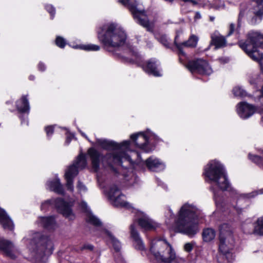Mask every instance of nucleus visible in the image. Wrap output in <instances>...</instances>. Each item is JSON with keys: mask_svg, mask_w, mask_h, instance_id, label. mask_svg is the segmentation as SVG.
<instances>
[{"mask_svg": "<svg viewBox=\"0 0 263 263\" xmlns=\"http://www.w3.org/2000/svg\"><path fill=\"white\" fill-rule=\"evenodd\" d=\"M223 231L222 236L231 238L232 237L231 227L227 223H223L219 227V236L221 235V230Z\"/></svg>", "mask_w": 263, "mask_h": 263, "instance_id": "obj_30", "label": "nucleus"}, {"mask_svg": "<svg viewBox=\"0 0 263 263\" xmlns=\"http://www.w3.org/2000/svg\"><path fill=\"white\" fill-rule=\"evenodd\" d=\"M0 224L5 230L12 231L14 229V224L6 212L0 208Z\"/></svg>", "mask_w": 263, "mask_h": 263, "instance_id": "obj_19", "label": "nucleus"}, {"mask_svg": "<svg viewBox=\"0 0 263 263\" xmlns=\"http://www.w3.org/2000/svg\"><path fill=\"white\" fill-rule=\"evenodd\" d=\"M260 236H263V216L257 219L254 223V229L252 232H248Z\"/></svg>", "mask_w": 263, "mask_h": 263, "instance_id": "obj_26", "label": "nucleus"}, {"mask_svg": "<svg viewBox=\"0 0 263 263\" xmlns=\"http://www.w3.org/2000/svg\"><path fill=\"white\" fill-rule=\"evenodd\" d=\"M45 130L48 136H51L53 133V127L51 126L45 128Z\"/></svg>", "mask_w": 263, "mask_h": 263, "instance_id": "obj_44", "label": "nucleus"}, {"mask_svg": "<svg viewBox=\"0 0 263 263\" xmlns=\"http://www.w3.org/2000/svg\"><path fill=\"white\" fill-rule=\"evenodd\" d=\"M134 57L135 58L133 59V60L140 65L146 72L155 77L161 76L159 72L157 70L156 64V61L154 59H150L146 62V64L144 65L141 63L142 58L138 53H135Z\"/></svg>", "mask_w": 263, "mask_h": 263, "instance_id": "obj_14", "label": "nucleus"}, {"mask_svg": "<svg viewBox=\"0 0 263 263\" xmlns=\"http://www.w3.org/2000/svg\"><path fill=\"white\" fill-rule=\"evenodd\" d=\"M233 259V256L232 257V258H229L228 259H227V258H226V257L223 258V259H221V262L222 263H224V262H226V261H228V263L230 262H231Z\"/></svg>", "mask_w": 263, "mask_h": 263, "instance_id": "obj_46", "label": "nucleus"}, {"mask_svg": "<svg viewBox=\"0 0 263 263\" xmlns=\"http://www.w3.org/2000/svg\"><path fill=\"white\" fill-rule=\"evenodd\" d=\"M82 205H84V206H86V203H85V202H83V203H82Z\"/></svg>", "mask_w": 263, "mask_h": 263, "instance_id": "obj_57", "label": "nucleus"}, {"mask_svg": "<svg viewBox=\"0 0 263 263\" xmlns=\"http://www.w3.org/2000/svg\"><path fill=\"white\" fill-rule=\"evenodd\" d=\"M54 205L59 212L66 217L72 219L73 215L69 205L65 202L62 198L50 199L43 202L41 206V210L45 209L46 206Z\"/></svg>", "mask_w": 263, "mask_h": 263, "instance_id": "obj_12", "label": "nucleus"}, {"mask_svg": "<svg viewBox=\"0 0 263 263\" xmlns=\"http://www.w3.org/2000/svg\"><path fill=\"white\" fill-rule=\"evenodd\" d=\"M199 213V210L193 204L188 203L184 204L181 207L175 220L177 231L191 237L195 235L198 228L195 219Z\"/></svg>", "mask_w": 263, "mask_h": 263, "instance_id": "obj_4", "label": "nucleus"}, {"mask_svg": "<svg viewBox=\"0 0 263 263\" xmlns=\"http://www.w3.org/2000/svg\"><path fill=\"white\" fill-rule=\"evenodd\" d=\"M118 2L128 8L134 19L139 24L145 28L148 31H153V26L151 24L146 12L137 8V4L136 0H119Z\"/></svg>", "mask_w": 263, "mask_h": 263, "instance_id": "obj_6", "label": "nucleus"}, {"mask_svg": "<svg viewBox=\"0 0 263 263\" xmlns=\"http://www.w3.org/2000/svg\"><path fill=\"white\" fill-rule=\"evenodd\" d=\"M262 156L252 155L249 154V159L254 163H256L260 167L263 168V151H262Z\"/></svg>", "mask_w": 263, "mask_h": 263, "instance_id": "obj_31", "label": "nucleus"}, {"mask_svg": "<svg viewBox=\"0 0 263 263\" xmlns=\"http://www.w3.org/2000/svg\"><path fill=\"white\" fill-rule=\"evenodd\" d=\"M204 174L220 190L230 192L234 200H236L234 208L238 213H241L242 208L238 204L244 201L247 197L231 187L223 166L217 161H212L205 168Z\"/></svg>", "mask_w": 263, "mask_h": 263, "instance_id": "obj_2", "label": "nucleus"}, {"mask_svg": "<svg viewBox=\"0 0 263 263\" xmlns=\"http://www.w3.org/2000/svg\"><path fill=\"white\" fill-rule=\"evenodd\" d=\"M150 251L157 261L161 262L166 261L171 254L175 253L170 244L161 239L152 241Z\"/></svg>", "mask_w": 263, "mask_h": 263, "instance_id": "obj_7", "label": "nucleus"}, {"mask_svg": "<svg viewBox=\"0 0 263 263\" xmlns=\"http://www.w3.org/2000/svg\"><path fill=\"white\" fill-rule=\"evenodd\" d=\"M86 249L91 251L93 249V246L90 244H85L80 248L81 251H83Z\"/></svg>", "mask_w": 263, "mask_h": 263, "instance_id": "obj_43", "label": "nucleus"}, {"mask_svg": "<svg viewBox=\"0 0 263 263\" xmlns=\"http://www.w3.org/2000/svg\"><path fill=\"white\" fill-rule=\"evenodd\" d=\"M193 246L191 243H186L184 246V249L186 252H190L193 249Z\"/></svg>", "mask_w": 263, "mask_h": 263, "instance_id": "obj_42", "label": "nucleus"}, {"mask_svg": "<svg viewBox=\"0 0 263 263\" xmlns=\"http://www.w3.org/2000/svg\"><path fill=\"white\" fill-rule=\"evenodd\" d=\"M0 250L6 256L11 259H14L16 257L14 246L12 242L8 240L0 239Z\"/></svg>", "mask_w": 263, "mask_h": 263, "instance_id": "obj_15", "label": "nucleus"}, {"mask_svg": "<svg viewBox=\"0 0 263 263\" xmlns=\"http://www.w3.org/2000/svg\"><path fill=\"white\" fill-rule=\"evenodd\" d=\"M97 36L104 48L108 51L111 48H117L125 43L126 34L124 31L114 23H107L99 27Z\"/></svg>", "mask_w": 263, "mask_h": 263, "instance_id": "obj_3", "label": "nucleus"}, {"mask_svg": "<svg viewBox=\"0 0 263 263\" xmlns=\"http://www.w3.org/2000/svg\"><path fill=\"white\" fill-rule=\"evenodd\" d=\"M17 109L20 112L28 113L30 106L27 96H23L22 98L16 102Z\"/></svg>", "mask_w": 263, "mask_h": 263, "instance_id": "obj_24", "label": "nucleus"}, {"mask_svg": "<svg viewBox=\"0 0 263 263\" xmlns=\"http://www.w3.org/2000/svg\"><path fill=\"white\" fill-rule=\"evenodd\" d=\"M130 235L134 241V245L137 250H144L145 247L144 243L140 238L139 234L135 228L134 224H132L130 227Z\"/></svg>", "mask_w": 263, "mask_h": 263, "instance_id": "obj_20", "label": "nucleus"}, {"mask_svg": "<svg viewBox=\"0 0 263 263\" xmlns=\"http://www.w3.org/2000/svg\"><path fill=\"white\" fill-rule=\"evenodd\" d=\"M104 233L108 237V241L112 244L116 252L120 251L121 247L120 242L109 231L105 230Z\"/></svg>", "mask_w": 263, "mask_h": 263, "instance_id": "obj_27", "label": "nucleus"}, {"mask_svg": "<svg viewBox=\"0 0 263 263\" xmlns=\"http://www.w3.org/2000/svg\"><path fill=\"white\" fill-rule=\"evenodd\" d=\"M147 167L152 171L159 172L164 169V164L158 159L150 157L146 160Z\"/></svg>", "mask_w": 263, "mask_h": 263, "instance_id": "obj_22", "label": "nucleus"}, {"mask_svg": "<svg viewBox=\"0 0 263 263\" xmlns=\"http://www.w3.org/2000/svg\"><path fill=\"white\" fill-rule=\"evenodd\" d=\"M39 69L41 71H44L45 69V66L44 64L40 63L39 64Z\"/></svg>", "mask_w": 263, "mask_h": 263, "instance_id": "obj_48", "label": "nucleus"}, {"mask_svg": "<svg viewBox=\"0 0 263 263\" xmlns=\"http://www.w3.org/2000/svg\"><path fill=\"white\" fill-rule=\"evenodd\" d=\"M250 83H251V84H253V83H254V82H252V81H250Z\"/></svg>", "mask_w": 263, "mask_h": 263, "instance_id": "obj_58", "label": "nucleus"}, {"mask_svg": "<svg viewBox=\"0 0 263 263\" xmlns=\"http://www.w3.org/2000/svg\"><path fill=\"white\" fill-rule=\"evenodd\" d=\"M34 76H31L29 77V79L31 80H34Z\"/></svg>", "mask_w": 263, "mask_h": 263, "instance_id": "obj_55", "label": "nucleus"}, {"mask_svg": "<svg viewBox=\"0 0 263 263\" xmlns=\"http://www.w3.org/2000/svg\"><path fill=\"white\" fill-rule=\"evenodd\" d=\"M202 237L204 241H211L213 240L215 237V231L211 228L205 229L203 231Z\"/></svg>", "mask_w": 263, "mask_h": 263, "instance_id": "obj_28", "label": "nucleus"}, {"mask_svg": "<svg viewBox=\"0 0 263 263\" xmlns=\"http://www.w3.org/2000/svg\"><path fill=\"white\" fill-rule=\"evenodd\" d=\"M211 190H212L214 194V197L215 198L217 196H218V192L216 190V189L214 188V186H212L211 187Z\"/></svg>", "mask_w": 263, "mask_h": 263, "instance_id": "obj_47", "label": "nucleus"}, {"mask_svg": "<svg viewBox=\"0 0 263 263\" xmlns=\"http://www.w3.org/2000/svg\"><path fill=\"white\" fill-rule=\"evenodd\" d=\"M168 214L169 215L170 217L172 219H173L174 218L175 215L173 214L172 210L170 209H168Z\"/></svg>", "mask_w": 263, "mask_h": 263, "instance_id": "obj_50", "label": "nucleus"}, {"mask_svg": "<svg viewBox=\"0 0 263 263\" xmlns=\"http://www.w3.org/2000/svg\"><path fill=\"white\" fill-rule=\"evenodd\" d=\"M46 10L50 13L52 18L53 17L55 14V9L51 5H47L46 6Z\"/></svg>", "mask_w": 263, "mask_h": 263, "instance_id": "obj_40", "label": "nucleus"}, {"mask_svg": "<svg viewBox=\"0 0 263 263\" xmlns=\"http://www.w3.org/2000/svg\"><path fill=\"white\" fill-rule=\"evenodd\" d=\"M159 41L167 48L169 47V42L165 35H161L158 39Z\"/></svg>", "mask_w": 263, "mask_h": 263, "instance_id": "obj_37", "label": "nucleus"}, {"mask_svg": "<svg viewBox=\"0 0 263 263\" xmlns=\"http://www.w3.org/2000/svg\"><path fill=\"white\" fill-rule=\"evenodd\" d=\"M86 221L95 226H99L101 224V222L100 220L91 214L88 215Z\"/></svg>", "mask_w": 263, "mask_h": 263, "instance_id": "obj_32", "label": "nucleus"}, {"mask_svg": "<svg viewBox=\"0 0 263 263\" xmlns=\"http://www.w3.org/2000/svg\"><path fill=\"white\" fill-rule=\"evenodd\" d=\"M239 45L252 60L259 62L263 71V54L257 50V48L263 49V34L251 31L248 34L245 42H239Z\"/></svg>", "mask_w": 263, "mask_h": 263, "instance_id": "obj_5", "label": "nucleus"}, {"mask_svg": "<svg viewBox=\"0 0 263 263\" xmlns=\"http://www.w3.org/2000/svg\"><path fill=\"white\" fill-rule=\"evenodd\" d=\"M130 138L133 140L137 147L143 150L145 152H149L152 150L149 148V145H154L152 142L153 140H157L158 137L150 132H147L146 134L139 133L130 136Z\"/></svg>", "mask_w": 263, "mask_h": 263, "instance_id": "obj_9", "label": "nucleus"}, {"mask_svg": "<svg viewBox=\"0 0 263 263\" xmlns=\"http://www.w3.org/2000/svg\"><path fill=\"white\" fill-rule=\"evenodd\" d=\"M247 8H241L240 9L238 17V28H240L241 26V19L246 14Z\"/></svg>", "mask_w": 263, "mask_h": 263, "instance_id": "obj_35", "label": "nucleus"}, {"mask_svg": "<svg viewBox=\"0 0 263 263\" xmlns=\"http://www.w3.org/2000/svg\"><path fill=\"white\" fill-rule=\"evenodd\" d=\"M87 162L85 156L80 154L73 164L70 165L65 174V178L66 180L67 189L72 192L74 190L73 185V178L78 174L79 170H82L86 166Z\"/></svg>", "mask_w": 263, "mask_h": 263, "instance_id": "obj_8", "label": "nucleus"}, {"mask_svg": "<svg viewBox=\"0 0 263 263\" xmlns=\"http://www.w3.org/2000/svg\"><path fill=\"white\" fill-rule=\"evenodd\" d=\"M179 51L178 55H179V60L181 63L183 64V61L184 59L185 58V54L184 53V55H183L181 53H180V51Z\"/></svg>", "mask_w": 263, "mask_h": 263, "instance_id": "obj_45", "label": "nucleus"}, {"mask_svg": "<svg viewBox=\"0 0 263 263\" xmlns=\"http://www.w3.org/2000/svg\"><path fill=\"white\" fill-rule=\"evenodd\" d=\"M47 185L50 191H54L59 194H63L64 193L63 186L60 183V181L59 178H56L53 180L48 181L47 182Z\"/></svg>", "mask_w": 263, "mask_h": 263, "instance_id": "obj_23", "label": "nucleus"}, {"mask_svg": "<svg viewBox=\"0 0 263 263\" xmlns=\"http://www.w3.org/2000/svg\"><path fill=\"white\" fill-rule=\"evenodd\" d=\"M31 243L35 246L36 252H41L44 254H51L53 250L51 240L47 236L38 232L34 234Z\"/></svg>", "mask_w": 263, "mask_h": 263, "instance_id": "obj_10", "label": "nucleus"}, {"mask_svg": "<svg viewBox=\"0 0 263 263\" xmlns=\"http://www.w3.org/2000/svg\"><path fill=\"white\" fill-rule=\"evenodd\" d=\"M77 187L80 191H86V186L80 181H79L78 182Z\"/></svg>", "mask_w": 263, "mask_h": 263, "instance_id": "obj_41", "label": "nucleus"}, {"mask_svg": "<svg viewBox=\"0 0 263 263\" xmlns=\"http://www.w3.org/2000/svg\"><path fill=\"white\" fill-rule=\"evenodd\" d=\"M258 192L260 194H263V188L258 190Z\"/></svg>", "mask_w": 263, "mask_h": 263, "instance_id": "obj_53", "label": "nucleus"}, {"mask_svg": "<svg viewBox=\"0 0 263 263\" xmlns=\"http://www.w3.org/2000/svg\"><path fill=\"white\" fill-rule=\"evenodd\" d=\"M261 92L262 96L260 97V99H263V85L261 88Z\"/></svg>", "mask_w": 263, "mask_h": 263, "instance_id": "obj_52", "label": "nucleus"}, {"mask_svg": "<svg viewBox=\"0 0 263 263\" xmlns=\"http://www.w3.org/2000/svg\"><path fill=\"white\" fill-rule=\"evenodd\" d=\"M39 221L41 225L47 230L54 229L55 227V219L53 216L41 217Z\"/></svg>", "mask_w": 263, "mask_h": 263, "instance_id": "obj_25", "label": "nucleus"}, {"mask_svg": "<svg viewBox=\"0 0 263 263\" xmlns=\"http://www.w3.org/2000/svg\"><path fill=\"white\" fill-rule=\"evenodd\" d=\"M201 17V14L199 12H196L194 17L195 20L200 19Z\"/></svg>", "mask_w": 263, "mask_h": 263, "instance_id": "obj_51", "label": "nucleus"}, {"mask_svg": "<svg viewBox=\"0 0 263 263\" xmlns=\"http://www.w3.org/2000/svg\"><path fill=\"white\" fill-rule=\"evenodd\" d=\"M214 19H215V17L214 16H210V20L211 21H212V22L214 20Z\"/></svg>", "mask_w": 263, "mask_h": 263, "instance_id": "obj_54", "label": "nucleus"}, {"mask_svg": "<svg viewBox=\"0 0 263 263\" xmlns=\"http://www.w3.org/2000/svg\"><path fill=\"white\" fill-rule=\"evenodd\" d=\"M183 260L176 257L175 253L171 254L166 261H162L163 263H182Z\"/></svg>", "mask_w": 263, "mask_h": 263, "instance_id": "obj_33", "label": "nucleus"}, {"mask_svg": "<svg viewBox=\"0 0 263 263\" xmlns=\"http://www.w3.org/2000/svg\"><path fill=\"white\" fill-rule=\"evenodd\" d=\"M185 67L192 73L209 75L213 72L208 62L202 59L190 61L185 65Z\"/></svg>", "mask_w": 263, "mask_h": 263, "instance_id": "obj_13", "label": "nucleus"}, {"mask_svg": "<svg viewBox=\"0 0 263 263\" xmlns=\"http://www.w3.org/2000/svg\"><path fill=\"white\" fill-rule=\"evenodd\" d=\"M106 194L112 204L116 206L130 208L129 203L124 200L125 197L116 185H112L105 190Z\"/></svg>", "mask_w": 263, "mask_h": 263, "instance_id": "obj_11", "label": "nucleus"}, {"mask_svg": "<svg viewBox=\"0 0 263 263\" xmlns=\"http://www.w3.org/2000/svg\"><path fill=\"white\" fill-rule=\"evenodd\" d=\"M182 1L185 3L191 2L194 5H196L198 4L197 2H196V1H194V0H182Z\"/></svg>", "mask_w": 263, "mask_h": 263, "instance_id": "obj_49", "label": "nucleus"}, {"mask_svg": "<svg viewBox=\"0 0 263 263\" xmlns=\"http://www.w3.org/2000/svg\"><path fill=\"white\" fill-rule=\"evenodd\" d=\"M139 226L145 230H150L154 227L153 221L146 217H142L138 220Z\"/></svg>", "mask_w": 263, "mask_h": 263, "instance_id": "obj_29", "label": "nucleus"}, {"mask_svg": "<svg viewBox=\"0 0 263 263\" xmlns=\"http://www.w3.org/2000/svg\"><path fill=\"white\" fill-rule=\"evenodd\" d=\"M211 44L215 46V49L224 47L226 46V40L217 31L211 34Z\"/></svg>", "mask_w": 263, "mask_h": 263, "instance_id": "obj_21", "label": "nucleus"}, {"mask_svg": "<svg viewBox=\"0 0 263 263\" xmlns=\"http://www.w3.org/2000/svg\"><path fill=\"white\" fill-rule=\"evenodd\" d=\"M239 28H238V26L237 27V28H235V24L233 23H231L229 27V30L228 33V36L232 35L235 32V31H237Z\"/></svg>", "mask_w": 263, "mask_h": 263, "instance_id": "obj_39", "label": "nucleus"}, {"mask_svg": "<svg viewBox=\"0 0 263 263\" xmlns=\"http://www.w3.org/2000/svg\"><path fill=\"white\" fill-rule=\"evenodd\" d=\"M198 41V38L196 35H192L190 36L187 41L183 42L181 43H177L176 42V37L174 41V44L178 50L180 51V53L184 55V52L182 50L183 47L194 48L196 46Z\"/></svg>", "mask_w": 263, "mask_h": 263, "instance_id": "obj_18", "label": "nucleus"}, {"mask_svg": "<svg viewBox=\"0 0 263 263\" xmlns=\"http://www.w3.org/2000/svg\"><path fill=\"white\" fill-rule=\"evenodd\" d=\"M97 143L102 148L106 149H115L117 151L112 153L107 154L102 157L101 154L93 148H90L88 151L92 165L96 172L98 171L101 160L104 165H107L112 167L113 165H121L123 160H127L133 163L130 157L127 155L125 150L128 148L130 141H125L121 144H118L112 141L105 139H97Z\"/></svg>", "mask_w": 263, "mask_h": 263, "instance_id": "obj_1", "label": "nucleus"}, {"mask_svg": "<svg viewBox=\"0 0 263 263\" xmlns=\"http://www.w3.org/2000/svg\"><path fill=\"white\" fill-rule=\"evenodd\" d=\"M237 112L241 118L247 119L254 113L255 108L246 102H240L237 105Z\"/></svg>", "mask_w": 263, "mask_h": 263, "instance_id": "obj_16", "label": "nucleus"}, {"mask_svg": "<svg viewBox=\"0 0 263 263\" xmlns=\"http://www.w3.org/2000/svg\"><path fill=\"white\" fill-rule=\"evenodd\" d=\"M233 94L236 97H244L247 94L245 90L240 87H235L233 90Z\"/></svg>", "mask_w": 263, "mask_h": 263, "instance_id": "obj_34", "label": "nucleus"}, {"mask_svg": "<svg viewBox=\"0 0 263 263\" xmlns=\"http://www.w3.org/2000/svg\"><path fill=\"white\" fill-rule=\"evenodd\" d=\"M82 48L85 50L98 51L100 49V47L97 45L89 44L84 45Z\"/></svg>", "mask_w": 263, "mask_h": 263, "instance_id": "obj_36", "label": "nucleus"}, {"mask_svg": "<svg viewBox=\"0 0 263 263\" xmlns=\"http://www.w3.org/2000/svg\"><path fill=\"white\" fill-rule=\"evenodd\" d=\"M256 5L253 7V13L254 16L252 17L251 22L255 24L260 22L263 16V0H253Z\"/></svg>", "mask_w": 263, "mask_h": 263, "instance_id": "obj_17", "label": "nucleus"}, {"mask_svg": "<svg viewBox=\"0 0 263 263\" xmlns=\"http://www.w3.org/2000/svg\"><path fill=\"white\" fill-rule=\"evenodd\" d=\"M81 134L85 137L87 138L86 136L83 133H81Z\"/></svg>", "mask_w": 263, "mask_h": 263, "instance_id": "obj_56", "label": "nucleus"}, {"mask_svg": "<svg viewBox=\"0 0 263 263\" xmlns=\"http://www.w3.org/2000/svg\"><path fill=\"white\" fill-rule=\"evenodd\" d=\"M56 44L60 48H64L65 45V42L63 38L58 36L55 40Z\"/></svg>", "mask_w": 263, "mask_h": 263, "instance_id": "obj_38", "label": "nucleus"}]
</instances>
